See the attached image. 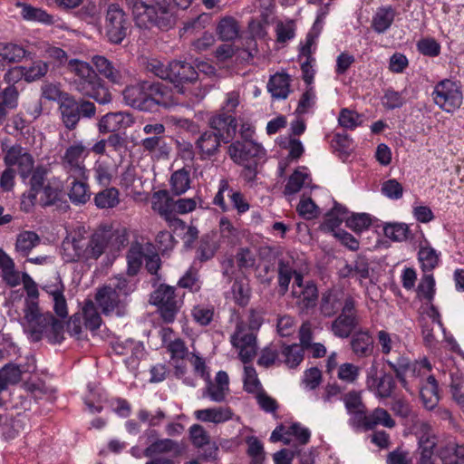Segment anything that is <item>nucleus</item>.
<instances>
[{
  "mask_svg": "<svg viewBox=\"0 0 464 464\" xmlns=\"http://www.w3.org/2000/svg\"><path fill=\"white\" fill-rule=\"evenodd\" d=\"M6 167H16L17 173L23 181L31 178L36 169L34 168V159L25 148L19 144L10 147L4 157Z\"/></svg>",
  "mask_w": 464,
  "mask_h": 464,
  "instance_id": "obj_9",
  "label": "nucleus"
},
{
  "mask_svg": "<svg viewBox=\"0 0 464 464\" xmlns=\"http://www.w3.org/2000/svg\"><path fill=\"white\" fill-rule=\"evenodd\" d=\"M59 111L64 127L73 130L81 119H92L95 116L96 106L83 98L77 100L72 95L65 93L63 100L59 103Z\"/></svg>",
  "mask_w": 464,
  "mask_h": 464,
  "instance_id": "obj_6",
  "label": "nucleus"
},
{
  "mask_svg": "<svg viewBox=\"0 0 464 464\" xmlns=\"http://www.w3.org/2000/svg\"><path fill=\"white\" fill-rule=\"evenodd\" d=\"M435 280L431 274H424L417 287V295L420 298H424L429 302L434 297Z\"/></svg>",
  "mask_w": 464,
  "mask_h": 464,
  "instance_id": "obj_53",
  "label": "nucleus"
},
{
  "mask_svg": "<svg viewBox=\"0 0 464 464\" xmlns=\"http://www.w3.org/2000/svg\"><path fill=\"white\" fill-rule=\"evenodd\" d=\"M357 325L355 315L340 314L332 324V331L340 338H347Z\"/></svg>",
  "mask_w": 464,
  "mask_h": 464,
  "instance_id": "obj_33",
  "label": "nucleus"
},
{
  "mask_svg": "<svg viewBox=\"0 0 464 464\" xmlns=\"http://www.w3.org/2000/svg\"><path fill=\"white\" fill-rule=\"evenodd\" d=\"M169 183V192H171L174 196H180L184 194L190 188L189 170L182 168L174 171L171 174Z\"/></svg>",
  "mask_w": 464,
  "mask_h": 464,
  "instance_id": "obj_32",
  "label": "nucleus"
},
{
  "mask_svg": "<svg viewBox=\"0 0 464 464\" xmlns=\"http://www.w3.org/2000/svg\"><path fill=\"white\" fill-rule=\"evenodd\" d=\"M304 349L298 344L283 345L282 355L285 357L284 362L289 368L297 367L304 359Z\"/></svg>",
  "mask_w": 464,
  "mask_h": 464,
  "instance_id": "obj_45",
  "label": "nucleus"
},
{
  "mask_svg": "<svg viewBox=\"0 0 464 464\" xmlns=\"http://www.w3.org/2000/svg\"><path fill=\"white\" fill-rule=\"evenodd\" d=\"M47 169L44 166H37L33 176L29 179V189L23 193L21 197V210L25 213L32 211L34 207L37 195L43 191V196L40 199L42 207L54 206L58 210L66 212L70 206L68 201L64 198V195L57 187H53L46 181Z\"/></svg>",
  "mask_w": 464,
  "mask_h": 464,
  "instance_id": "obj_3",
  "label": "nucleus"
},
{
  "mask_svg": "<svg viewBox=\"0 0 464 464\" xmlns=\"http://www.w3.org/2000/svg\"><path fill=\"white\" fill-rule=\"evenodd\" d=\"M40 237L34 231H24L18 234L15 242V250L25 256L37 245H39Z\"/></svg>",
  "mask_w": 464,
  "mask_h": 464,
  "instance_id": "obj_36",
  "label": "nucleus"
},
{
  "mask_svg": "<svg viewBox=\"0 0 464 464\" xmlns=\"http://www.w3.org/2000/svg\"><path fill=\"white\" fill-rule=\"evenodd\" d=\"M367 385L378 398L387 399L392 397L396 388V382L392 373L384 371H382L381 376L377 377L376 370H374V374L368 377Z\"/></svg>",
  "mask_w": 464,
  "mask_h": 464,
  "instance_id": "obj_16",
  "label": "nucleus"
},
{
  "mask_svg": "<svg viewBox=\"0 0 464 464\" xmlns=\"http://www.w3.org/2000/svg\"><path fill=\"white\" fill-rule=\"evenodd\" d=\"M340 303L334 295L324 294L321 300L320 311L325 317L333 316L339 309Z\"/></svg>",
  "mask_w": 464,
  "mask_h": 464,
  "instance_id": "obj_57",
  "label": "nucleus"
},
{
  "mask_svg": "<svg viewBox=\"0 0 464 464\" xmlns=\"http://www.w3.org/2000/svg\"><path fill=\"white\" fill-rule=\"evenodd\" d=\"M384 236L392 241L401 242L411 237V231L405 223H390L383 227Z\"/></svg>",
  "mask_w": 464,
  "mask_h": 464,
  "instance_id": "obj_42",
  "label": "nucleus"
},
{
  "mask_svg": "<svg viewBox=\"0 0 464 464\" xmlns=\"http://www.w3.org/2000/svg\"><path fill=\"white\" fill-rule=\"evenodd\" d=\"M278 295L284 296L289 288L295 269L290 263L283 258L278 260Z\"/></svg>",
  "mask_w": 464,
  "mask_h": 464,
  "instance_id": "obj_37",
  "label": "nucleus"
},
{
  "mask_svg": "<svg viewBox=\"0 0 464 464\" xmlns=\"http://www.w3.org/2000/svg\"><path fill=\"white\" fill-rule=\"evenodd\" d=\"M25 55V50L14 44L0 43V62L12 63L20 62Z\"/></svg>",
  "mask_w": 464,
  "mask_h": 464,
  "instance_id": "obj_38",
  "label": "nucleus"
},
{
  "mask_svg": "<svg viewBox=\"0 0 464 464\" xmlns=\"http://www.w3.org/2000/svg\"><path fill=\"white\" fill-rule=\"evenodd\" d=\"M68 196L74 204H85L91 198V192L86 183L74 179Z\"/></svg>",
  "mask_w": 464,
  "mask_h": 464,
  "instance_id": "obj_49",
  "label": "nucleus"
},
{
  "mask_svg": "<svg viewBox=\"0 0 464 464\" xmlns=\"http://www.w3.org/2000/svg\"><path fill=\"white\" fill-rule=\"evenodd\" d=\"M244 331L242 324H237L235 333L231 335V343L234 347H248L257 348L256 335L253 333L246 334L242 336L241 334Z\"/></svg>",
  "mask_w": 464,
  "mask_h": 464,
  "instance_id": "obj_47",
  "label": "nucleus"
},
{
  "mask_svg": "<svg viewBox=\"0 0 464 464\" xmlns=\"http://www.w3.org/2000/svg\"><path fill=\"white\" fill-rule=\"evenodd\" d=\"M3 272V279L10 286H16L20 284L18 273L14 270V263L10 256H6L0 266Z\"/></svg>",
  "mask_w": 464,
  "mask_h": 464,
  "instance_id": "obj_54",
  "label": "nucleus"
},
{
  "mask_svg": "<svg viewBox=\"0 0 464 464\" xmlns=\"http://www.w3.org/2000/svg\"><path fill=\"white\" fill-rule=\"evenodd\" d=\"M235 302L240 306H246L250 299V288L247 283L236 279L232 285Z\"/></svg>",
  "mask_w": 464,
  "mask_h": 464,
  "instance_id": "obj_52",
  "label": "nucleus"
},
{
  "mask_svg": "<svg viewBox=\"0 0 464 464\" xmlns=\"http://www.w3.org/2000/svg\"><path fill=\"white\" fill-rule=\"evenodd\" d=\"M221 141V139L214 131H204L196 140V148L200 154V158L206 160L218 154Z\"/></svg>",
  "mask_w": 464,
  "mask_h": 464,
  "instance_id": "obj_21",
  "label": "nucleus"
},
{
  "mask_svg": "<svg viewBox=\"0 0 464 464\" xmlns=\"http://www.w3.org/2000/svg\"><path fill=\"white\" fill-rule=\"evenodd\" d=\"M189 437L196 448H203L209 444V435L199 424H194L189 428Z\"/></svg>",
  "mask_w": 464,
  "mask_h": 464,
  "instance_id": "obj_58",
  "label": "nucleus"
},
{
  "mask_svg": "<svg viewBox=\"0 0 464 464\" xmlns=\"http://www.w3.org/2000/svg\"><path fill=\"white\" fill-rule=\"evenodd\" d=\"M289 76L286 73H276L271 76L267 90L275 99H286L289 92Z\"/></svg>",
  "mask_w": 464,
  "mask_h": 464,
  "instance_id": "obj_27",
  "label": "nucleus"
},
{
  "mask_svg": "<svg viewBox=\"0 0 464 464\" xmlns=\"http://www.w3.org/2000/svg\"><path fill=\"white\" fill-rule=\"evenodd\" d=\"M394 19L393 10L389 8H381L372 19V28L378 34L384 33L392 24Z\"/></svg>",
  "mask_w": 464,
  "mask_h": 464,
  "instance_id": "obj_44",
  "label": "nucleus"
},
{
  "mask_svg": "<svg viewBox=\"0 0 464 464\" xmlns=\"http://www.w3.org/2000/svg\"><path fill=\"white\" fill-rule=\"evenodd\" d=\"M238 33L239 25L232 16H225L218 24L217 34L224 42L233 41L237 37Z\"/></svg>",
  "mask_w": 464,
  "mask_h": 464,
  "instance_id": "obj_34",
  "label": "nucleus"
},
{
  "mask_svg": "<svg viewBox=\"0 0 464 464\" xmlns=\"http://www.w3.org/2000/svg\"><path fill=\"white\" fill-rule=\"evenodd\" d=\"M127 116L122 112H109L102 116L98 122L101 133H118V130L126 126Z\"/></svg>",
  "mask_w": 464,
  "mask_h": 464,
  "instance_id": "obj_24",
  "label": "nucleus"
},
{
  "mask_svg": "<svg viewBox=\"0 0 464 464\" xmlns=\"http://www.w3.org/2000/svg\"><path fill=\"white\" fill-rule=\"evenodd\" d=\"M345 223L346 226L354 232H362L363 229H366L371 226L372 219L370 215L366 213H358L346 218Z\"/></svg>",
  "mask_w": 464,
  "mask_h": 464,
  "instance_id": "obj_56",
  "label": "nucleus"
},
{
  "mask_svg": "<svg viewBox=\"0 0 464 464\" xmlns=\"http://www.w3.org/2000/svg\"><path fill=\"white\" fill-rule=\"evenodd\" d=\"M95 300L104 315L115 314L121 317L127 313V303L119 293L113 292L110 286L100 287L95 294Z\"/></svg>",
  "mask_w": 464,
  "mask_h": 464,
  "instance_id": "obj_11",
  "label": "nucleus"
},
{
  "mask_svg": "<svg viewBox=\"0 0 464 464\" xmlns=\"http://www.w3.org/2000/svg\"><path fill=\"white\" fill-rule=\"evenodd\" d=\"M24 313L33 342L41 341L44 334L53 343H60L63 340V323L56 319L51 312L41 313L37 301L26 300Z\"/></svg>",
  "mask_w": 464,
  "mask_h": 464,
  "instance_id": "obj_4",
  "label": "nucleus"
},
{
  "mask_svg": "<svg viewBox=\"0 0 464 464\" xmlns=\"http://www.w3.org/2000/svg\"><path fill=\"white\" fill-rule=\"evenodd\" d=\"M122 95L126 104L142 111H153L158 106L168 108L174 104L171 90L160 82L142 81L127 86Z\"/></svg>",
  "mask_w": 464,
  "mask_h": 464,
  "instance_id": "obj_1",
  "label": "nucleus"
},
{
  "mask_svg": "<svg viewBox=\"0 0 464 464\" xmlns=\"http://www.w3.org/2000/svg\"><path fill=\"white\" fill-rule=\"evenodd\" d=\"M145 255L143 254L140 245L132 246L127 252V275L130 276H136L142 265V259Z\"/></svg>",
  "mask_w": 464,
  "mask_h": 464,
  "instance_id": "obj_43",
  "label": "nucleus"
},
{
  "mask_svg": "<svg viewBox=\"0 0 464 464\" xmlns=\"http://www.w3.org/2000/svg\"><path fill=\"white\" fill-rule=\"evenodd\" d=\"M351 346L356 355L366 357L373 351V339L368 333L359 332L353 334Z\"/></svg>",
  "mask_w": 464,
  "mask_h": 464,
  "instance_id": "obj_31",
  "label": "nucleus"
},
{
  "mask_svg": "<svg viewBox=\"0 0 464 464\" xmlns=\"http://www.w3.org/2000/svg\"><path fill=\"white\" fill-rule=\"evenodd\" d=\"M418 259L421 264V269L424 273L430 272L436 268L440 261L436 250L430 246L420 247Z\"/></svg>",
  "mask_w": 464,
  "mask_h": 464,
  "instance_id": "obj_40",
  "label": "nucleus"
},
{
  "mask_svg": "<svg viewBox=\"0 0 464 464\" xmlns=\"http://www.w3.org/2000/svg\"><path fill=\"white\" fill-rule=\"evenodd\" d=\"M86 150V148L82 143H77L70 146L63 156V160L71 167L80 168L79 160Z\"/></svg>",
  "mask_w": 464,
  "mask_h": 464,
  "instance_id": "obj_61",
  "label": "nucleus"
},
{
  "mask_svg": "<svg viewBox=\"0 0 464 464\" xmlns=\"http://www.w3.org/2000/svg\"><path fill=\"white\" fill-rule=\"evenodd\" d=\"M15 6L20 9V14L25 21L40 23L45 25H52L55 22L53 15L26 2L17 1Z\"/></svg>",
  "mask_w": 464,
  "mask_h": 464,
  "instance_id": "obj_20",
  "label": "nucleus"
},
{
  "mask_svg": "<svg viewBox=\"0 0 464 464\" xmlns=\"http://www.w3.org/2000/svg\"><path fill=\"white\" fill-rule=\"evenodd\" d=\"M338 121L342 127L351 130L356 128L362 123L360 115L348 109H343L340 111Z\"/></svg>",
  "mask_w": 464,
  "mask_h": 464,
  "instance_id": "obj_63",
  "label": "nucleus"
},
{
  "mask_svg": "<svg viewBox=\"0 0 464 464\" xmlns=\"http://www.w3.org/2000/svg\"><path fill=\"white\" fill-rule=\"evenodd\" d=\"M72 71L77 75L74 80V86L82 95L95 100L100 104H106L111 101V93L105 86L104 81L101 79L89 63L78 59L69 62Z\"/></svg>",
  "mask_w": 464,
  "mask_h": 464,
  "instance_id": "obj_5",
  "label": "nucleus"
},
{
  "mask_svg": "<svg viewBox=\"0 0 464 464\" xmlns=\"http://www.w3.org/2000/svg\"><path fill=\"white\" fill-rule=\"evenodd\" d=\"M436 445L437 441L434 437L422 435L420 438L418 449V453L420 454V459L418 460L419 464H433L432 456Z\"/></svg>",
  "mask_w": 464,
  "mask_h": 464,
  "instance_id": "obj_39",
  "label": "nucleus"
},
{
  "mask_svg": "<svg viewBox=\"0 0 464 464\" xmlns=\"http://www.w3.org/2000/svg\"><path fill=\"white\" fill-rule=\"evenodd\" d=\"M228 154L234 162L237 164H244L245 162H251L256 159L262 158L265 154L263 147L252 141H236L228 146Z\"/></svg>",
  "mask_w": 464,
  "mask_h": 464,
  "instance_id": "obj_14",
  "label": "nucleus"
},
{
  "mask_svg": "<svg viewBox=\"0 0 464 464\" xmlns=\"http://www.w3.org/2000/svg\"><path fill=\"white\" fill-rule=\"evenodd\" d=\"M150 303L158 306L160 316L165 323L170 324L175 320L179 306L174 286L166 284L160 285L151 293Z\"/></svg>",
  "mask_w": 464,
  "mask_h": 464,
  "instance_id": "obj_8",
  "label": "nucleus"
},
{
  "mask_svg": "<svg viewBox=\"0 0 464 464\" xmlns=\"http://www.w3.org/2000/svg\"><path fill=\"white\" fill-rule=\"evenodd\" d=\"M24 81L32 82L44 77L49 69L47 63L44 61H35L30 66H24Z\"/></svg>",
  "mask_w": 464,
  "mask_h": 464,
  "instance_id": "obj_51",
  "label": "nucleus"
},
{
  "mask_svg": "<svg viewBox=\"0 0 464 464\" xmlns=\"http://www.w3.org/2000/svg\"><path fill=\"white\" fill-rule=\"evenodd\" d=\"M131 11L135 25L140 29L157 27L161 31L171 29L177 22L174 11L166 1L125 0Z\"/></svg>",
  "mask_w": 464,
  "mask_h": 464,
  "instance_id": "obj_2",
  "label": "nucleus"
},
{
  "mask_svg": "<svg viewBox=\"0 0 464 464\" xmlns=\"http://www.w3.org/2000/svg\"><path fill=\"white\" fill-rule=\"evenodd\" d=\"M387 365L394 372L396 379L400 382L405 390L408 389L406 372L410 370H415L416 364L405 356H400L395 362L386 360Z\"/></svg>",
  "mask_w": 464,
  "mask_h": 464,
  "instance_id": "obj_30",
  "label": "nucleus"
},
{
  "mask_svg": "<svg viewBox=\"0 0 464 464\" xmlns=\"http://www.w3.org/2000/svg\"><path fill=\"white\" fill-rule=\"evenodd\" d=\"M92 62L100 74L104 76L109 82L113 84H122L124 75L119 66H116L112 62L108 60L105 56L94 55Z\"/></svg>",
  "mask_w": 464,
  "mask_h": 464,
  "instance_id": "obj_18",
  "label": "nucleus"
},
{
  "mask_svg": "<svg viewBox=\"0 0 464 464\" xmlns=\"http://www.w3.org/2000/svg\"><path fill=\"white\" fill-rule=\"evenodd\" d=\"M104 38L111 44H121L130 30L128 14L119 4L108 5L102 26Z\"/></svg>",
  "mask_w": 464,
  "mask_h": 464,
  "instance_id": "obj_7",
  "label": "nucleus"
},
{
  "mask_svg": "<svg viewBox=\"0 0 464 464\" xmlns=\"http://www.w3.org/2000/svg\"><path fill=\"white\" fill-rule=\"evenodd\" d=\"M308 178L306 173L299 170H295L289 177L286 185L285 186V194L292 195L297 193L303 187L305 179Z\"/></svg>",
  "mask_w": 464,
  "mask_h": 464,
  "instance_id": "obj_59",
  "label": "nucleus"
},
{
  "mask_svg": "<svg viewBox=\"0 0 464 464\" xmlns=\"http://www.w3.org/2000/svg\"><path fill=\"white\" fill-rule=\"evenodd\" d=\"M244 390L248 393L262 390L256 371L253 366L244 367Z\"/></svg>",
  "mask_w": 464,
  "mask_h": 464,
  "instance_id": "obj_55",
  "label": "nucleus"
},
{
  "mask_svg": "<svg viewBox=\"0 0 464 464\" xmlns=\"http://www.w3.org/2000/svg\"><path fill=\"white\" fill-rule=\"evenodd\" d=\"M62 248L64 252L72 248L73 254H67V261L86 260L87 241L82 237H73L72 240L65 238L62 243Z\"/></svg>",
  "mask_w": 464,
  "mask_h": 464,
  "instance_id": "obj_25",
  "label": "nucleus"
},
{
  "mask_svg": "<svg viewBox=\"0 0 464 464\" xmlns=\"http://www.w3.org/2000/svg\"><path fill=\"white\" fill-rule=\"evenodd\" d=\"M420 397L424 407L428 410H433L438 405L440 401L439 387L438 382L433 375H430L425 384L421 386Z\"/></svg>",
  "mask_w": 464,
  "mask_h": 464,
  "instance_id": "obj_23",
  "label": "nucleus"
},
{
  "mask_svg": "<svg viewBox=\"0 0 464 464\" xmlns=\"http://www.w3.org/2000/svg\"><path fill=\"white\" fill-rule=\"evenodd\" d=\"M438 455L443 464H464V446L449 442L441 447Z\"/></svg>",
  "mask_w": 464,
  "mask_h": 464,
  "instance_id": "obj_28",
  "label": "nucleus"
},
{
  "mask_svg": "<svg viewBox=\"0 0 464 464\" xmlns=\"http://www.w3.org/2000/svg\"><path fill=\"white\" fill-rule=\"evenodd\" d=\"M219 231L221 237L227 239L229 244H236L238 240L237 228H236L226 217H223L219 221Z\"/></svg>",
  "mask_w": 464,
  "mask_h": 464,
  "instance_id": "obj_60",
  "label": "nucleus"
},
{
  "mask_svg": "<svg viewBox=\"0 0 464 464\" xmlns=\"http://www.w3.org/2000/svg\"><path fill=\"white\" fill-rule=\"evenodd\" d=\"M186 450V446L171 439L157 440L144 450V456L152 458L155 455L173 452V457L181 456Z\"/></svg>",
  "mask_w": 464,
  "mask_h": 464,
  "instance_id": "obj_19",
  "label": "nucleus"
},
{
  "mask_svg": "<svg viewBox=\"0 0 464 464\" xmlns=\"http://www.w3.org/2000/svg\"><path fill=\"white\" fill-rule=\"evenodd\" d=\"M437 105L446 111H451L460 106L462 94L450 80L439 82L432 93Z\"/></svg>",
  "mask_w": 464,
  "mask_h": 464,
  "instance_id": "obj_12",
  "label": "nucleus"
},
{
  "mask_svg": "<svg viewBox=\"0 0 464 464\" xmlns=\"http://www.w3.org/2000/svg\"><path fill=\"white\" fill-rule=\"evenodd\" d=\"M120 192L116 188H107L94 196V204L98 208H113L120 203Z\"/></svg>",
  "mask_w": 464,
  "mask_h": 464,
  "instance_id": "obj_35",
  "label": "nucleus"
},
{
  "mask_svg": "<svg viewBox=\"0 0 464 464\" xmlns=\"http://www.w3.org/2000/svg\"><path fill=\"white\" fill-rule=\"evenodd\" d=\"M109 244L110 237L108 233L105 231L94 232L87 241L86 260L98 259L104 253Z\"/></svg>",
  "mask_w": 464,
  "mask_h": 464,
  "instance_id": "obj_22",
  "label": "nucleus"
},
{
  "mask_svg": "<svg viewBox=\"0 0 464 464\" xmlns=\"http://www.w3.org/2000/svg\"><path fill=\"white\" fill-rule=\"evenodd\" d=\"M362 420L363 427L366 430L374 429L378 424H382L387 428H393L396 424L390 413L380 407L373 410L371 414H365Z\"/></svg>",
  "mask_w": 464,
  "mask_h": 464,
  "instance_id": "obj_26",
  "label": "nucleus"
},
{
  "mask_svg": "<svg viewBox=\"0 0 464 464\" xmlns=\"http://www.w3.org/2000/svg\"><path fill=\"white\" fill-rule=\"evenodd\" d=\"M382 192L389 198L399 199L402 197L403 187L394 179H388L382 183Z\"/></svg>",
  "mask_w": 464,
  "mask_h": 464,
  "instance_id": "obj_64",
  "label": "nucleus"
},
{
  "mask_svg": "<svg viewBox=\"0 0 464 464\" xmlns=\"http://www.w3.org/2000/svg\"><path fill=\"white\" fill-rule=\"evenodd\" d=\"M84 319L85 328L95 331L97 330L102 324V318L100 314L98 313L94 303L92 300H87L84 303L82 307V318Z\"/></svg>",
  "mask_w": 464,
  "mask_h": 464,
  "instance_id": "obj_41",
  "label": "nucleus"
},
{
  "mask_svg": "<svg viewBox=\"0 0 464 464\" xmlns=\"http://www.w3.org/2000/svg\"><path fill=\"white\" fill-rule=\"evenodd\" d=\"M292 296L297 299L296 304L304 313L314 309L318 301V289L313 281H307L302 289H292Z\"/></svg>",
  "mask_w": 464,
  "mask_h": 464,
  "instance_id": "obj_17",
  "label": "nucleus"
},
{
  "mask_svg": "<svg viewBox=\"0 0 464 464\" xmlns=\"http://www.w3.org/2000/svg\"><path fill=\"white\" fill-rule=\"evenodd\" d=\"M169 82L173 83L180 94L186 92V84H194L198 80V72L189 63L171 61L169 63Z\"/></svg>",
  "mask_w": 464,
  "mask_h": 464,
  "instance_id": "obj_10",
  "label": "nucleus"
},
{
  "mask_svg": "<svg viewBox=\"0 0 464 464\" xmlns=\"http://www.w3.org/2000/svg\"><path fill=\"white\" fill-rule=\"evenodd\" d=\"M208 125L224 143H229L236 136L237 121L235 116L227 112H219L208 119Z\"/></svg>",
  "mask_w": 464,
  "mask_h": 464,
  "instance_id": "obj_13",
  "label": "nucleus"
},
{
  "mask_svg": "<svg viewBox=\"0 0 464 464\" xmlns=\"http://www.w3.org/2000/svg\"><path fill=\"white\" fill-rule=\"evenodd\" d=\"M218 249L217 243L213 239V237L207 234L201 237L199 246L198 247V258L201 262L211 259Z\"/></svg>",
  "mask_w": 464,
  "mask_h": 464,
  "instance_id": "obj_48",
  "label": "nucleus"
},
{
  "mask_svg": "<svg viewBox=\"0 0 464 464\" xmlns=\"http://www.w3.org/2000/svg\"><path fill=\"white\" fill-rule=\"evenodd\" d=\"M247 454L251 458L249 464H263L266 459V453L263 443L256 437H248L246 439Z\"/></svg>",
  "mask_w": 464,
  "mask_h": 464,
  "instance_id": "obj_50",
  "label": "nucleus"
},
{
  "mask_svg": "<svg viewBox=\"0 0 464 464\" xmlns=\"http://www.w3.org/2000/svg\"><path fill=\"white\" fill-rule=\"evenodd\" d=\"M232 415L233 413L228 407L204 409L195 411V416L198 420L214 423L228 420L232 418Z\"/></svg>",
  "mask_w": 464,
  "mask_h": 464,
  "instance_id": "obj_29",
  "label": "nucleus"
},
{
  "mask_svg": "<svg viewBox=\"0 0 464 464\" xmlns=\"http://www.w3.org/2000/svg\"><path fill=\"white\" fill-rule=\"evenodd\" d=\"M106 142L108 144V147L111 150V151L118 153L120 155L125 153L127 150L128 141L124 133H111L109 137L106 139Z\"/></svg>",
  "mask_w": 464,
  "mask_h": 464,
  "instance_id": "obj_62",
  "label": "nucleus"
},
{
  "mask_svg": "<svg viewBox=\"0 0 464 464\" xmlns=\"http://www.w3.org/2000/svg\"><path fill=\"white\" fill-rule=\"evenodd\" d=\"M343 401L345 408L350 413H354L361 419H363V416L365 415V406L362 401L360 392L351 391L347 392L343 397Z\"/></svg>",
  "mask_w": 464,
  "mask_h": 464,
  "instance_id": "obj_46",
  "label": "nucleus"
},
{
  "mask_svg": "<svg viewBox=\"0 0 464 464\" xmlns=\"http://www.w3.org/2000/svg\"><path fill=\"white\" fill-rule=\"evenodd\" d=\"M174 199L170 192L167 189H161L155 192L152 196V208L159 212L168 221H173L181 228H185V222L179 218H173Z\"/></svg>",
  "mask_w": 464,
  "mask_h": 464,
  "instance_id": "obj_15",
  "label": "nucleus"
}]
</instances>
